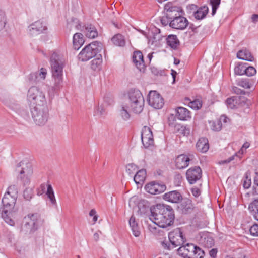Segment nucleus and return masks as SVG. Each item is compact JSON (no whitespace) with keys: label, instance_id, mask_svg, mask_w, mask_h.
Instances as JSON below:
<instances>
[{"label":"nucleus","instance_id":"19","mask_svg":"<svg viewBox=\"0 0 258 258\" xmlns=\"http://www.w3.org/2000/svg\"><path fill=\"white\" fill-rule=\"evenodd\" d=\"M182 11L181 8L178 7L173 6L169 7L167 9L166 17L168 19L172 20H174L177 18L178 16L182 15Z\"/></svg>","mask_w":258,"mask_h":258},{"label":"nucleus","instance_id":"27","mask_svg":"<svg viewBox=\"0 0 258 258\" xmlns=\"http://www.w3.org/2000/svg\"><path fill=\"white\" fill-rule=\"evenodd\" d=\"M248 209L254 218L258 221V199L254 200L249 204Z\"/></svg>","mask_w":258,"mask_h":258},{"label":"nucleus","instance_id":"4","mask_svg":"<svg viewBox=\"0 0 258 258\" xmlns=\"http://www.w3.org/2000/svg\"><path fill=\"white\" fill-rule=\"evenodd\" d=\"M27 99L29 102L30 108L46 106L44 93L36 87H31L29 89L27 93Z\"/></svg>","mask_w":258,"mask_h":258},{"label":"nucleus","instance_id":"39","mask_svg":"<svg viewBox=\"0 0 258 258\" xmlns=\"http://www.w3.org/2000/svg\"><path fill=\"white\" fill-rule=\"evenodd\" d=\"M211 128L214 131H219L222 128V123L221 120H217L213 121H210Z\"/></svg>","mask_w":258,"mask_h":258},{"label":"nucleus","instance_id":"13","mask_svg":"<svg viewBox=\"0 0 258 258\" xmlns=\"http://www.w3.org/2000/svg\"><path fill=\"white\" fill-rule=\"evenodd\" d=\"M202 170L199 166H195L187 170L186 178L190 184H194L202 177Z\"/></svg>","mask_w":258,"mask_h":258},{"label":"nucleus","instance_id":"14","mask_svg":"<svg viewBox=\"0 0 258 258\" xmlns=\"http://www.w3.org/2000/svg\"><path fill=\"white\" fill-rule=\"evenodd\" d=\"M188 22L186 18L178 16L174 20H172L170 22V26L172 28L183 30L188 25Z\"/></svg>","mask_w":258,"mask_h":258},{"label":"nucleus","instance_id":"6","mask_svg":"<svg viewBox=\"0 0 258 258\" xmlns=\"http://www.w3.org/2000/svg\"><path fill=\"white\" fill-rule=\"evenodd\" d=\"M128 104L132 110L135 113H140L143 111L144 99L139 90H130L128 92Z\"/></svg>","mask_w":258,"mask_h":258},{"label":"nucleus","instance_id":"33","mask_svg":"<svg viewBox=\"0 0 258 258\" xmlns=\"http://www.w3.org/2000/svg\"><path fill=\"white\" fill-rule=\"evenodd\" d=\"M47 74L46 70L44 68H41L40 70L35 74H31L29 76V80H33V77L35 78H39L42 80L45 78Z\"/></svg>","mask_w":258,"mask_h":258},{"label":"nucleus","instance_id":"20","mask_svg":"<svg viewBox=\"0 0 258 258\" xmlns=\"http://www.w3.org/2000/svg\"><path fill=\"white\" fill-rule=\"evenodd\" d=\"M82 31L86 37L89 38H94L98 36V32L94 26L91 24H87L83 26Z\"/></svg>","mask_w":258,"mask_h":258},{"label":"nucleus","instance_id":"9","mask_svg":"<svg viewBox=\"0 0 258 258\" xmlns=\"http://www.w3.org/2000/svg\"><path fill=\"white\" fill-rule=\"evenodd\" d=\"M16 171L19 173L18 178L22 180L24 184L28 183L29 177L32 173V165L29 162H20L17 165Z\"/></svg>","mask_w":258,"mask_h":258},{"label":"nucleus","instance_id":"1","mask_svg":"<svg viewBox=\"0 0 258 258\" xmlns=\"http://www.w3.org/2000/svg\"><path fill=\"white\" fill-rule=\"evenodd\" d=\"M150 211L149 219L158 226L164 228L173 225L175 216L171 206L158 204L151 207Z\"/></svg>","mask_w":258,"mask_h":258},{"label":"nucleus","instance_id":"41","mask_svg":"<svg viewBox=\"0 0 258 258\" xmlns=\"http://www.w3.org/2000/svg\"><path fill=\"white\" fill-rule=\"evenodd\" d=\"M142 142L145 148H147L154 145L153 137L142 139Z\"/></svg>","mask_w":258,"mask_h":258},{"label":"nucleus","instance_id":"42","mask_svg":"<svg viewBox=\"0 0 258 258\" xmlns=\"http://www.w3.org/2000/svg\"><path fill=\"white\" fill-rule=\"evenodd\" d=\"M7 18L5 12L0 10V31L5 27L6 24Z\"/></svg>","mask_w":258,"mask_h":258},{"label":"nucleus","instance_id":"61","mask_svg":"<svg viewBox=\"0 0 258 258\" xmlns=\"http://www.w3.org/2000/svg\"><path fill=\"white\" fill-rule=\"evenodd\" d=\"M47 197L49 199L50 201L51 202L52 205H56V200L54 196V194L51 195L50 196H47Z\"/></svg>","mask_w":258,"mask_h":258},{"label":"nucleus","instance_id":"25","mask_svg":"<svg viewBox=\"0 0 258 258\" xmlns=\"http://www.w3.org/2000/svg\"><path fill=\"white\" fill-rule=\"evenodd\" d=\"M102 57L100 53L97 54L91 61V67L94 71H99L101 68Z\"/></svg>","mask_w":258,"mask_h":258},{"label":"nucleus","instance_id":"62","mask_svg":"<svg viewBox=\"0 0 258 258\" xmlns=\"http://www.w3.org/2000/svg\"><path fill=\"white\" fill-rule=\"evenodd\" d=\"M191 192L195 197H198L200 195V190L198 188H192Z\"/></svg>","mask_w":258,"mask_h":258},{"label":"nucleus","instance_id":"52","mask_svg":"<svg viewBox=\"0 0 258 258\" xmlns=\"http://www.w3.org/2000/svg\"><path fill=\"white\" fill-rule=\"evenodd\" d=\"M234 73L236 75H242L244 74V69L242 66H236L234 68Z\"/></svg>","mask_w":258,"mask_h":258},{"label":"nucleus","instance_id":"60","mask_svg":"<svg viewBox=\"0 0 258 258\" xmlns=\"http://www.w3.org/2000/svg\"><path fill=\"white\" fill-rule=\"evenodd\" d=\"M217 249L216 248H213L209 250V253L210 256L212 258H215L217 256Z\"/></svg>","mask_w":258,"mask_h":258},{"label":"nucleus","instance_id":"56","mask_svg":"<svg viewBox=\"0 0 258 258\" xmlns=\"http://www.w3.org/2000/svg\"><path fill=\"white\" fill-rule=\"evenodd\" d=\"M129 224L131 228L138 225L136 221V218L134 216H132L129 220Z\"/></svg>","mask_w":258,"mask_h":258},{"label":"nucleus","instance_id":"40","mask_svg":"<svg viewBox=\"0 0 258 258\" xmlns=\"http://www.w3.org/2000/svg\"><path fill=\"white\" fill-rule=\"evenodd\" d=\"M189 106L195 110L199 109L202 105V102L199 99H196L192 101H190L189 103Z\"/></svg>","mask_w":258,"mask_h":258},{"label":"nucleus","instance_id":"31","mask_svg":"<svg viewBox=\"0 0 258 258\" xmlns=\"http://www.w3.org/2000/svg\"><path fill=\"white\" fill-rule=\"evenodd\" d=\"M111 41L114 45L118 46L123 47L125 44V41L124 37L120 34H118L114 36L112 38Z\"/></svg>","mask_w":258,"mask_h":258},{"label":"nucleus","instance_id":"59","mask_svg":"<svg viewBox=\"0 0 258 258\" xmlns=\"http://www.w3.org/2000/svg\"><path fill=\"white\" fill-rule=\"evenodd\" d=\"M180 133H181L184 136H187L190 134V129L186 126H182V128L181 130Z\"/></svg>","mask_w":258,"mask_h":258},{"label":"nucleus","instance_id":"30","mask_svg":"<svg viewBox=\"0 0 258 258\" xmlns=\"http://www.w3.org/2000/svg\"><path fill=\"white\" fill-rule=\"evenodd\" d=\"M127 105L122 104L119 109V115L124 120H127L131 117Z\"/></svg>","mask_w":258,"mask_h":258},{"label":"nucleus","instance_id":"53","mask_svg":"<svg viewBox=\"0 0 258 258\" xmlns=\"http://www.w3.org/2000/svg\"><path fill=\"white\" fill-rule=\"evenodd\" d=\"M133 233L135 237H138L141 234L140 228L138 225L131 228Z\"/></svg>","mask_w":258,"mask_h":258},{"label":"nucleus","instance_id":"18","mask_svg":"<svg viewBox=\"0 0 258 258\" xmlns=\"http://www.w3.org/2000/svg\"><path fill=\"white\" fill-rule=\"evenodd\" d=\"M190 160V158L187 155H180L175 160L176 166L178 169L185 168L189 165Z\"/></svg>","mask_w":258,"mask_h":258},{"label":"nucleus","instance_id":"38","mask_svg":"<svg viewBox=\"0 0 258 258\" xmlns=\"http://www.w3.org/2000/svg\"><path fill=\"white\" fill-rule=\"evenodd\" d=\"M153 137L151 128L148 126H144L142 131L141 139Z\"/></svg>","mask_w":258,"mask_h":258},{"label":"nucleus","instance_id":"26","mask_svg":"<svg viewBox=\"0 0 258 258\" xmlns=\"http://www.w3.org/2000/svg\"><path fill=\"white\" fill-rule=\"evenodd\" d=\"M180 208L182 213H186L194 209V206L190 199L185 198L180 204Z\"/></svg>","mask_w":258,"mask_h":258},{"label":"nucleus","instance_id":"47","mask_svg":"<svg viewBox=\"0 0 258 258\" xmlns=\"http://www.w3.org/2000/svg\"><path fill=\"white\" fill-rule=\"evenodd\" d=\"M256 69L251 66L244 69V74L248 76H252L256 74Z\"/></svg>","mask_w":258,"mask_h":258},{"label":"nucleus","instance_id":"51","mask_svg":"<svg viewBox=\"0 0 258 258\" xmlns=\"http://www.w3.org/2000/svg\"><path fill=\"white\" fill-rule=\"evenodd\" d=\"M162 245L164 249H166L168 250H170L174 248V246L170 243V242H168V241L166 240H165L162 242Z\"/></svg>","mask_w":258,"mask_h":258},{"label":"nucleus","instance_id":"63","mask_svg":"<svg viewBox=\"0 0 258 258\" xmlns=\"http://www.w3.org/2000/svg\"><path fill=\"white\" fill-rule=\"evenodd\" d=\"M54 194L53 190L51 185L48 184L47 185V189L46 191L47 196H50Z\"/></svg>","mask_w":258,"mask_h":258},{"label":"nucleus","instance_id":"7","mask_svg":"<svg viewBox=\"0 0 258 258\" xmlns=\"http://www.w3.org/2000/svg\"><path fill=\"white\" fill-rule=\"evenodd\" d=\"M38 227V219L36 214H29L23 219L21 231L29 234L34 232Z\"/></svg>","mask_w":258,"mask_h":258},{"label":"nucleus","instance_id":"23","mask_svg":"<svg viewBox=\"0 0 258 258\" xmlns=\"http://www.w3.org/2000/svg\"><path fill=\"white\" fill-rule=\"evenodd\" d=\"M73 41L74 49L78 50L84 43L82 34L80 33L75 34L73 36Z\"/></svg>","mask_w":258,"mask_h":258},{"label":"nucleus","instance_id":"24","mask_svg":"<svg viewBox=\"0 0 258 258\" xmlns=\"http://www.w3.org/2000/svg\"><path fill=\"white\" fill-rule=\"evenodd\" d=\"M197 150L201 152L205 153L209 149L208 140L205 138H202L199 140L196 144Z\"/></svg>","mask_w":258,"mask_h":258},{"label":"nucleus","instance_id":"15","mask_svg":"<svg viewBox=\"0 0 258 258\" xmlns=\"http://www.w3.org/2000/svg\"><path fill=\"white\" fill-rule=\"evenodd\" d=\"M133 60L137 68L141 72H144L145 69V64L144 60L143 55L141 51H136L133 56Z\"/></svg>","mask_w":258,"mask_h":258},{"label":"nucleus","instance_id":"46","mask_svg":"<svg viewBox=\"0 0 258 258\" xmlns=\"http://www.w3.org/2000/svg\"><path fill=\"white\" fill-rule=\"evenodd\" d=\"M227 107L231 109H236V103H235L234 96L228 98L226 100Z\"/></svg>","mask_w":258,"mask_h":258},{"label":"nucleus","instance_id":"57","mask_svg":"<svg viewBox=\"0 0 258 258\" xmlns=\"http://www.w3.org/2000/svg\"><path fill=\"white\" fill-rule=\"evenodd\" d=\"M250 144L248 142H246L244 143L240 150L239 151L238 153L243 154L245 150L247 149L249 147Z\"/></svg>","mask_w":258,"mask_h":258},{"label":"nucleus","instance_id":"58","mask_svg":"<svg viewBox=\"0 0 258 258\" xmlns=\"http://www.w3.org/2000/svg\"><path fill=\"white\" fill-rule=\"evenodd\" d=\"M15 191L16 192V197H17V188L16 186L15 185H11L10 186L7 190V191L6 192H9V194L12 195V192Z\"/></svg>","mask_w":258,"mask_h":258},{"label":"nucleus","instance_id":"21","mask_svg":"<svg viewBox=\"0 0 258 258\" xmlns=\"http://www.w3.org/2000/svg\"><path fill=\"white\" fill-rule=\"evenodd\" d=\"M237 57L239 59L248 61H253L254 60V57L251 53L246 49L238 51L237 53Z\"/></svg>","mask_w":258,"mask_h":258},{"label":"nucleus","instance_id":"3","mask_svg":"<svg viewBox=\"0 0 258 258\" xmlns=\"http://www.w3.org/2000/svg\"><path fill=\"white\" fill-rule=\"evenodd\" d=\"M50 66L55 86L59 87L62 83L63 69L65 66V60L61 56L54 52L50 57Z\"/></svg>","mask_w":258,"mask_h":258},{"label":"nucleus","instance_id":"17","mask_svg":"<svg viewBox=\"0 0 258 258\" xmlns=\"http://www.w3.org/2000/svg\"><path fill=\"white\" fill-rule=\"evenodd\" d=\"M182 199L181 194L176 190L167 192L164 195V200L174 203H178Z\"/></svg>","mask_w":258,"mask_h":258},{"label":"nucleus","instance_id":"10","mask_svg":"<svg viewBox=\"0 0 258 258\" xmlns=\"http://www.w3.org/2000/svg\"><path fill=\"white\" fill-rule=\"evenodd\" d=\"M147 100L149 105L155 109L161 108L164 103L163 98L156 91H150Z\"/></svg>","mask_w":258,"mask_h":258},{"label":"nucleus","instance_id":"5","mask_svg":"<svg viewBox=\"0 0 258 258\" xmlns=\"http://www.w3.org/2000/svg\"><path fill=\"white\" fill-rule=\"evenodd\" d=\"M103 45L98 41H94L86 46L79 53L78 57L81 61H86L101 53Z\"/></svg>","mask_w":258,"mask_h":258},{"label":"nucleus","instance_id":"22","mask_svg":"<svg viewBox=\"0 0 258 258\" xmlns=\"http://www.w3.org/2000/svg\"><path fill=\"white\" fill-rule=\"evenodd\" d=\"M176 117L181 120H186L191 117L190 112L185 108L179 107L176 109Z\"/></svg>","mask_w":258,"mask_h":258},{"label":"nucleus","instance_id":"16","mask_svg":"<svg viewBox=\"0 0 258 258\" xmlns=\"http://www.w3.org/2000/svg\"><path fill=\"white\" fill-rule=\"evenodd\" d=\"M46 29V27L40 21H36L29 27V31L31 35L39 34Z\"/></svg>","mask_w":258,"mask_h":258},{"label":"nucleus","instance_id":"8","mask_svg":"<svg viewBox=\"0 0 258 258\" xmlns=\"http://www.w3.org/2000/svg\"><path fill=\"white\" fill-rule=\"evenodd\" d=\"M30 109L32 117L37 125H42L47 122L48 118V109L47 106Z\"/></svg>","mask_w":258,"mask_h":258},{"label":"nucleus","instance_id":"29","mask_svg":"<svg viewBox=\"0 0 258 258\" xmlns=\"http://www.w3.org/2000/svg\"><path fill=\"white\" fill-rule=\"evenodd\" d=\"M167 44L172 48L176 49L179 45V41L176 35H170L166 39Z\"/></svg>","mask_w":258,"mask_h":258},{"label":"nucleus","instance_id":"45","mask_svg":"<svg viewBox=\"0 0 258 258\" xmlns=\"http://www.w3.org/2000/svg\"><path fill=\"white\" fill-rule=\"evenodd\" d=\"M137 169V166L133 164H128L126 166V171L129 175H132Z\"/></svg>","mask_w":258,"mask_h":258},{"label":"nucleus","instance_id":"36","mask_svg":"<svg viewBox=\"0 0 258 258\" xmlns=\"http://www.w3.org/2000/svg\"><path fill=\"white\" fill-rule=\"evenodd\" d=\"M236 84L242 88L249 89L251 87V84L248 79H241L236 81Z\"/></svg>","mask_w":258,"mask_h":258},{"label":"nucleus","instance_id":"35","mask_svg":"<svg viewBox=\"0 0 258 258\" xmlns=\"http://www.w3.org/2000/svg\"><path fill=\"white\" fill-rule=\"evenodd\" d=\"M162 39V36L160 32L154 34L150 41H152V44L155 46H159L160 45V41Z\"/></svg>","mask_w":258,"mask_h":258},{"label":"nucleus","instance_id":"34","mask_svg":"<svg viewBox=\"0 0 258 258\" xmlns=\"http://www.w3.org/2000/svg\"><path fill=\"white\" fill-rule=\"evenodd\" d=\"M168 124L173 132L175 133H180L182 128V125L176 123V120L174 119L173 120L169 119Z\"/></svg>","mask_w":258,"mask_h":258},{"label":"nucleus","instance_id":"50","mask_svg":"<svg viewBox=\"0 0 258 258\" xmlns=\"http://www.w3.org/2000/svg\"><path fill=\"white\" fill-rule=\"evenodd\" d=\"M250 234L253 236H258V224L253 225L250 228Z\"/></svg>","mask_w":258,"mask_h":258},{"label":"nucleus","instance_id":"55","mask_svg":"<svg viewBox=\"0 0 258 258\" xmlns=\"http://www.w3.org/2000/svg\"><path fill=\"white\" fill-rule=\"evenodd\" d=\"M232 91L236 94H245L246 92L245 91L241 90L237 87L234 86L232 87Z\"/></svg>","mask_w":258,"mask_h":258},{"label":"nucleus","instance_id":"28","mask_svg":"<svg viewBox=\"0 0 258 258\" xmlns=\"http://www.w3.org/2000/svg\"><path fill=\"white\" fill-rule=\"evenodd\" d=\"M146 176V171L141 169L136 172L134 176V180L136 184H141L145 180Z\"/></svg>","mask_w":258,"mask_h":258},{"label":"nucleus","instance_id":"64","mask_svg":"<svg viewBox=\"0 0 258 258\" xmlns=\"http://www.w3.org/2000/svg\"><path fill=\"white\" fill-rule=\"evenodd\" d=\"M254 183L255 185V189L256 190V192H258V175L257 174L254 178Z\"/></svg>","mask_w":258,"mask_h":258},{"label":"nucleus","instance_id":"11","mask_svg":"<svg viewBox=\"0 0 258 258\" xmlns=\"http://www.w3.org/2000/svg\"><path fill=\"white\" fill-rule=\"evenodd\" d=\"M169 240L174 248L183 245L186 239L180 230L171 232L168 234Z\"/></svg>","mask_w":258,"mask_h":258},{"label":"nucleus","instance_id":"48","mask_svg":"<svg viewBox=\"0 0 258 258\" xmlns=\"http://www.w3.org/2000/svg\"><path fill=\"white\" fill-rule=\"evenodd\" d=\"M23 196L27 200H30L33 196V191L31 188H26L24 191Z\"/></svg>","mask_w":258,"mask_h":258},{"label":"nucleus","instance_id":"54","mask_svg":"<svg viewBox=\"0 0 258 258\" xmlns=\"http://www.w3.org/2000/svg\"><path fill=\"white\" fill-rule=\"evenodd\" d=\"M105 110L102 106H98L95 113L96 115L101 116L104 114Z\"/></svg>","mask_w":258,"mask_h":258},{"label":"nucleus","instance_id":"37","mask_svg":"<svg viewBox=\"0 0 258 258\" xmlns=\"http://www.w3.org/2000/svg\"><path fill=\"white\" fill-rule=\"evenodd\" d=\"M236 108L239 107L243 106L246 103L247 99L242 96H234Z\"/></svg>","mask_w":258,"mask_h":258},{"label":"nucleus","instance_id":"44","mask_svg":"<svg viewBox=\"0 0 258 258\" xmlns=\"http://www.w3.org/2000/svg\"><path fill=\"white\" fill-rule=\"evenodd\" d=\"M221 0H210V4L212 6V15L215 14L216 10L220 4Z\"/></svg>","mask_w":258,"mask_h":258},{"label":"nucleus","instance_id":"43","mask_svg":"<svg viewBox=\"0 0 258 258\" xmlns=\"http://www.w3.org/2000/svg\"><path fill=\"white\" fill-rule=\"evenodd\" d=\"M194 257L195 258H203L205 255V252L199 247L195 245Z\"/></svg>","mask_w":258,"mask_h":258},{"label":"nucleus","instance_id":"49","mask_svg":"<svg viewBox=\"0 0 258 258\" xmlns=\"http://www.w3.org/2000/svg\"><path fill=\"white\" fill-rule=\"evenodd\" d=\"M251 184V179L248 177V173L246 172L245 174V179L243 182V187L244 188H248Z\"/></svg>","mask_w":258,"mask_h":258},{"label":"nucleus","instance_id":"12","mask_svg":"<svg viewBox=\"0 0 258 258\" xmlns=\"http://www.w3.org/2000/svg\"><path fill=\"white\" fill-rule=\"evenodd\" d=\"M145 188L150 194L158 195L163 192L166 190V186L163 183L153 181L147 184Z\"/></svg>","mask_w":258,"mask_h":258},{"label":"nucleus","instance_id":"2","mask_svg":"<svg viewBox=\"0 0 258 258\" xmlns=\"http://www.w3.org/2000/svg\"><path fill=\"white\" fill-rule=\"evenodd\" d=\"M17 197L16 192L13 191L12 195L6 192L2 199V207L0 208V213L2 218L9 225L12 226L15 222L12 217L14 214V206Z\"/></svg>","mask_w":258,"mask_h":258},{"label":"nucleus","instance_id":"32","mask_svg":"<svg viewBox=\"0 0 258 258\" xmlns=\"http://www.w3.org/2000/svg\"><path fill=\"white\" fill-rule=\"evenodd\" d=\"M208 12V8L206 6H204L199 8L194 13V16L197 20H201L205 17Z\"/></svg>","mask_w":258,"mask_h":258}]
</instances>
